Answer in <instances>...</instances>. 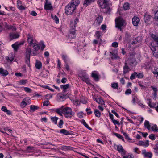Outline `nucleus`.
Returning <instances> with one entry per match:
<instances>
[{
    "label": "nucleus",
    "instance_id": "f257e3e1",
    "mask_svg": "<svg viewBox=\"0 0 158 158\" xmlns=\"http://www.w3.org/2000/svg\"><path fill=\"white\" fill-rule=\"evenodd\" d=\"M80 3L79 0H72L65 7V12L68 15H72L76 9V7Z\"/></svg>",
    "mask_w": 158,
    "mask_h": 158
},
{
    "label": "nucleus",
    "instance_id": "f03ea898",
    "mask_svg": "<svg viewBox=\"0 0 158 158\" xmlns=\"http://www.w3.org/2000/svg\"><path fill=\"white\" fill-rule=\"evenodd\" d=\"M109 0H98L100 6L102 9V11L106 13H110L111 10V5L109 2Z\"/></svg>",
    "mask_w": 158,
    "mask_h": 158
},
{
    "label": "nucleus",
    "instance_id": "7ed1b4c3",
    "mask_svg": "<svg viewBox=\"0 0 158 158\" xmlns=\"http://www.w3.org/2000/svg\"><path fill=\"white\" fill-rule=\"evenodd\" d=\"M62 111L63 114L66 118H71L75 114L74 112L69 107L64 108L62 109Z\"/></svg>",
    "mask_w": 158,
    "mask_h": 158
},
{
    "label": "nucleus",
    "instance_id": "20e7f679",
    "mask_svg": "<svg viewBox=\"0 0 158 158\" xmlns=\"http://www.w3.org/2000/svg\"><path fill=\"white\" fill-rule=\"evenodd\" d=\"M115 27L121 31V27L124 25V20L121 17L116 18L115 20Z\"/></svg>",
    "mask_w": 158,
    "mask_h": 158
},
{
    "label": "nucleus",
    "instance_id": "39448f33",
    "mask_svg": "<svg viewBox=\"0 0 158 158\" xmlns=\"http://www.w3.org/2000/svg\"><path fill=\"white\" fill-rule=\"evenodd\" d=\"M79 76L81 79L83 81L85 82L88 84H90V81L89 78L88 76L85 72L80 73Z\"/></svg>",
    "mask_w": 158,
    "mask_h": 158
},
{
    "label": "nucleus",
    "instance_id": "423d86ee",
    "mask_svg": "<svg viewBox=\"0 0 158 158\" xmlns=\"http://www.w3.org/2000/svg\"><path fill=\"white\" fill-rule=\"evenodd\" d=\"M125 63L126 64H128L130 67H133L136 66L137 64V62L135 58L131 57L126 60Z\"/></svg>",
    "mask_w": 158,
    "mask_h": 158
},
{
    "label": "nucleus",
    "instance_id": "0eeeda50",
    "mask_svg": "<svg viewBox=\"0 0 158 158\" xmlns=\"http://www.w3.org/2000/svg\"><path fill=\"white\" fill-rule=\"evenodd\" d=\"M76 27V26H75V25H74V27L73 26L72 27H71L70 31V33L69 35V37L70 38H74L76 37L75 35V34L76 33L75 32L76 31L75 29Z\"/></svg>",
    "mask_w": 158,
    "mask_h": 158
},
{
    "label": "nucleus",
    "instance_id": "6e6552de",
    "mask_svg": "<svg viewBox=\"0 0 158 158\" xmlns=\"http://www.w3.org/2000/svg\"><path fill=\"white\" fill-rule=\"evenodd\" d=\"M128 66L129 65L127 64H126V63H125L123 67V73L124 75H125L126 73H129L131 70V69Z\"/></svg>",
    "mask_w": 158,
    "mask_h": 158
},
{
    "label": "nucleus",
    "instance_id": "1a4fd4ad",
    "mask_svg": "<svg viewBox=\"0 0 158 158\" xmlns=\"http://www.w3.org/2000/svg\"><path fill=\"white\" fill-rule=\"evenodd\" d=\"M46 2L44 6V8L45 9L50 10L52 9V6L51 2L48 1V0H46Z\"/></svg>",
    "mask_w": 158,
    "mask_h": 158
},
{
    "label": "nucleus",
    "instance_id": "9d476101",
    "mask_svg": "<svg viewBox=\"0 0 158 158\" xmlns=\"http://www.w3.org/2000/svg\"><path fill=\"white\" fill-rule=\"evenodd\" d=\"M132 23L134 26H138L139 21V19L136 16L134 17L132 19Z\"/></svg>",
    "mask_w": 158,
    "mask_h": 158
},
{
    "label": "nucleus",
    "instance_id": "9b49d317",
    "mask_svg": "<svg viewBox=\"0 0 158 158\" xmlns=\"http://www.w3.org/2000/svg\"><path fill=\"white\" fill-rule=\"evenodd\" d=\"M49 73L48 70L44 69L40 74V75L43 77L46 78L48 76Z\"/></svg>",
    "mask_w": 158,
    "mask_h": 158
},
{
    "label": "nucleus",
    "instance_id": "f8f14e48",
    "mask_svg": "<svg viewBox=\"0 0 158 158\" xmlns=\"http://www.w3.org/2000/svg\"><path fill=\"white\" fill-rule=\"evenodd\" d=\"M137 145L147 147L149 145V141L148 140H146L145 141H140L139 142Z\"/></svg>",
    "mask_w": 158,
    "mask_h": 158
},
{
    "label": "nucleus",
    "instance_id": "ddd939ff",
    "mask_svg": "<svg viewBox=\"0 0 158 158\" xmlns=\"http://www.w3.org/2000/svg\"><path fill=\"white\" fill-rule=\"evenodd\" d=\"M23 44V43H15L12 45V47L15 51H17L19 46Z\"/></svg>",
    "mask_w": 158,
    "mask_h": 158
},
{
    "label": "nucleus",
    "instance_id": "4468645a",
    "mask_svg": "<svg viewBox=\"0 0 158 158\" xmlns=\"http://www.w3.org/2000/svg\"><path fill=\"white\" fill-rule=\"evenodd\" d=\"M17 4L18 8L21 10H23L26 8V7H24L22 6V2L19 0H17Z\"/></svg>",
    "mask_w": 158,
    "mask_h": 158
},
{
    "label": "nucleus",
    "instance_id": "2eb2a0df",
    "mask_svg": "<svg viewBox=\"0 0 158 158\" xmlns=\"http://www.w3.org/2000/svg\"><path fill=\"white\" fill-rule=\"evenodd\" d=\"M0 74L3 76H6L8 74V72L6 70L0 68Z\"/></svg>",
    "mask_w": 158,
    "mask_h": 158
},
{
    "label": "nucleus",
    "instance_id": "dca6fc26",
    "mask_svg": "<svg viewBox=\"0 0 158 158\" xmlns=\"http://www.w3.org/2000/svg\"><path fill=\"white\" fill-rule=\"evenodd\" d=\"M142 153L143 154L145 157H148L151 158L152 157V153L150 152H147L145 150H143L142 151Z\"/></svg>",
    "mask_w": 158,
    "mask_h": 158
},
{
    "label": "nucleus",
    "instance_id": "f3484780",
    "mask_svg": "<svg viewBox=\"0 0 158 158\" xmlns=\"http://www.w3.org/2000/svg\"><path fill=\"white\" fill-rule=\"evenodd\" d=\"M94 100L96 101V102L99 104L101 105H103L104 104V102L101 98H94Z\"/></svg>",
    "mask_w": 158,
    "mask_h": 158
},
{
    "label": "nucleus",
    "instance_id": "a211bd4d",
    "mask_svg": "<svg viewBox=\"0 0 158 158\" xmlns=\"http://www.w3.org/2000/svg\"><path fill=\"white\" fill-rule=\"evenodd\" d=\"M27 40L30 45L32 44L33 43V38L32 35L30 34H28L27 35Z\"/></svg>",
    "mask_w": 158,
    "mask_h": 158
},
{
    "label": "nucleus",
    "instance_id": "6ab92c4d",
    "mask_svg": "<svg viewBox=\"0 0 158 158\" xmlns=\"http://www.w3.org/2000/svg\"><path fill=\"white\" fill-rule=\"evenodd\" d=\"M95 0H85L84 2L83 5L85 7L91 3L94 2Z\"/></svg>",
    "mask_w": 158,
    "mask_h": 158
},
{
    "label": "nucleus",
    "instance_id": "aec40b11",
    "mask_svg": "<svg viewBox=\"0 0 158 158\" xmlns=\"http://www.w3.org/2000/svg\"><path fill=\"white\" fill-rule=\"evenodd\" d=\"M103 20V17L101 16L98 17L96 19V23L98 25H100Z\"/></svg>",
    "mask_w": 158,
    "mask_h": 158
},
{
    "label": "nucleus",
    "instance_id": "412c9836",
    "mask_svg": "<svg viewBox=\"0 0 158 158\" xmlns=\"http://www.w3.org/2000/svg\"><path fill=\"white\" fill-rule=\"evenodd\" d=\"M69 85L67 84L65 85H61L60 86L61 88L63 89V93H64L66 91V90L69 87Z\"/></svg>",
    "mask_w": 158,
    "mask_h": 158
},
{
    "label": "nucleus",
    "instance_id": "4be33fe9",
    "mask_svg": "<svg viewBox=\"0 0 158 158\" xmlns=\"http://www.w3.org/2000/svg\"><path fill=\"white\" fill-rule=\"evenodd\" d=\"M141 41V38L140 37H138L136 38H135L134 40L132 41V44H137L138 43H139Z\"/></svg>",
    "mask_w": 158,
    "mask_h": 158
},
{
    "label": "nucleus",
    "instance_id": "5701e85b",
    "mask_svg": "<svg viewBox=\"0 0 158 158\" xmlns=\"http://www.w3.org/2000/svg\"><path fill=\"white\" fill-rule=\"evenodd\" d=\"M151 37L153 39L154 41L156 43L158 46V36L157 35L154 34L151 35Z\"/></svg>",
    "mask_w": 158,
    "mask_h": 158
},
{
    "label": "nucleus",
    "instance_id": "b1692460",
    "mask_svg": "<svg viewBox=\"0 0 158 158\" xmlns=\"http://www.w3.org/2000/svg\"><path fill=\"white\" fill-rule=\"evenodd\" d=\"M35 66L38 69H40L42 67V64L41 62L36 61L35 64Z\"/></svg>",
    "mask_w": 158,
    "mask_h": 158
},
{
    "label": "nucleus",
    "instance_id": "393cba45",
    "mask_svg": "<svg viewBox=\"0 0 158 158\" xmlns=\"http://www.w3.org/2000/svg\"><path fill=\"white\" fill-rule=\"evenodd\" d=\"M144 125V127L147 128L148 130H151V126L148 121L147 120L145 121Z\"/></svg>",
    "mask_w": 158,
    "mask_h": 158
},
{
    "label": "nucleus",
    "instance_id": "a878e982",
    "mask_svg": "<svg viewBox=\"0 0 158 158\" xmlns=\"http://www.w3.org/2000/svg\"><path fill=\"white\" fill-rule=\"evenodd\" d=\"M151 16L148 15L146 14L144 15V20L146 23L149 22L151 19Z\"/></svg>",
    "mask_w": 158,
    "mask_h": 158
},
{
    "label": "nucleus",
    "instance_id": "bb28decb",
    "mask_svg": "<svg viewBox=\"0 0 158 158\" xmlns=\"http://www.w3.org/2000/svg\"><path fill=\"white\" fill-rule=\"evenodd\" d=\"M110 54L111 55V56H110L111 59H118L119 58V56L117 54L114 53L113 52H110Z\"/></svg>",
    "mask_w": 158,
    "mask_h": 158
},
{
    "label": "nucleus",
    "instance_id": "cd10ccee",
    "mask_svg": "<svg viewBox=\"0 0 158 158\" xmlns=\"http://www.w3.org/2000/svg\"><path fill=\"white\" fill-rule=\"evenodd\" d=\"M52 18L55 21L56 23L57 24L59 23V19L58 17L56 15L54 16L52 14L51 15Z\"/></svg>",
    "mask_w": 158,
    "mask_h": 158
},
{
    "label": "nucleus",
    "instance_id": "c85d7f7f",
    "mask_svg": "<svg viewBox=\"0 0 158 158\" xmlns=\"http://www.w3.org/2000/svg\"><path fill=\"white\" fill-rule=\"evenodd\" d=\"M60 133L65 135L70 134L69 132V131H68L67 130L64 129L60 130Z\"/></svg>",
    "mask_w": 158,
    "mask_h": 158
},
{
    "label": "nucleus",
    "instance_id": "c756f323",
    "mask_svg": "<svg viewBox=\"0 0 158 158\" xmlns=\"http://www.w3.org/2000/svg\"><path fill=\"white\" fill-rule=\"evenodd\" d=\"M10 36L11 38L16 39L19 37V35L17 33H11L10 34Z\"/></svg>",
    "mask_w": 158,
    "mask_h": 158
},
{
    "label": "nucleus",
    "instance_id": "7c9ffc66",
    "mask_svg": "<svg viewBox=\"0 0 158 158\" xmlns=\"http://www.w3.org/2000/svg\"><path fill=\"white\" fill-rule=\"evenodd\" d=\"M111 87L114 89H117L118 88V83H113L111 84Z\"/></svg>",
    "mask_w": 158,
    "mask_h": 158
},
{
    "label": "nucleus",
    "instance_id": "2f4dec72",
    "mask_svg": "<svg viewBox=\"0 0 158 158\" xmlns=\"http://www.w3.org/2000/svg\"><path fill=\"white\" fill-rule=\"evenodd\" d=\"M150 48L153 52H154L156 51V46H154L153 42H152L151 43V44L150 45Z\"/></svg>",
    "mask_w": 158,
    "mask_h": 158
},
{
    "label": "nucleus",
    "instance_id": "473e14b6",
    "mask_svg": "<svg viewBox=\"0 0 158 158\" xmlns=\"http://www.w3.org/2000/svg\"><path fill=\"white\" fill-rule=\"evenodd\" d=\"M92 77L94 79V80L97 81H98L99 79V77L98 75L93 72L92 73Z\"/></svg>",
    "mask_w": 158,
    "mask_h": 158
},
{
    "label": "nucleus",
    "instance_id": "72a5a7b5",
    "mask_svg": "<svg viewBox=\"0 0 158 158\" xmlns=\"http://www.w3.org/2000/svg\"><path fill=\"white\" fill-rule=\"evenodd\" d=\"M26 56L29 55V56H30V55H31V48L28 47L26 49Z\"/></svg>",
    "mask_w": 158,
    "mask_h": 158
},
{
    "label": "nucleus",
    "instance_id": "f704fd0d",
    "mask_svg": "<svg viewBox=\"0 0 158 158\" xmlns=\"http://www.w3.org/2000/svg\"><path fill=\"white\" fill-rule=\"evenodd\" d=\"M135 73L136 74V76L139 78H142L143 77V73H138L135 72Z\"/></svg>",
    "mask_w": 158,
    "mask_h": 158
},
{
    "label": "nucleus",
    "instance_id": "c9c22d12",
    "mask_svg": "<svg viewBox=\"0 0 158 158\" xmlns=\"http://www.w3.org/2000/svg\"><path fill=\"white\" fill-rule=\"evenodd\" d=\"M30 109L33 111H34L38 109L39 107L37 106L33 105H31L30 106Z\"/></svg>",
    "mask_w": 158,
    "mask_h": 158
},
{
    "label": "nucleus",
    "instance_id": "e433bc0d",
    "mask_svg": "<svg viewBox=\"0 0 158 158\" xmlns=\"http://www.w3.org/2000/svg\"><path fill=\"white\" fill-rule=\"evenodd\" d=\"M56 112L61 116H62V114H63L62 109L61 108L56 109Z\"/></svg>",
    "mask_w": 158,
    "mask_h": 158
},
{
    "label": "nucleus",
    "instance_id": "4c0bfd02",
    "mask_svg": "<svg viewBox=\"0 0 158 158\" xmlns=\"http://www.w3.org/2000/svg\"><path fill=\"white\" fill-rule=\"evenodd\" d=\"M154 19L156 21V24L158 25V11L155 13Z\"/></svg>",
    "mask_w": 158,
    "mask_h": 158
},
{
    "label": "nucleus",
    "instance_id": "58836bf2",
    "mask_svg": "<svg viewBox=\"0 0 158 158\" xmlns=\"http://www.w3.org/2000/svg\"><path fill=\"white\" fill-rule=\"evenodd\" d=\"M82 123L84 125V126L87 128L88 129L91 130H92V129L89 126L87 125V124L86 123L85 121L84 120H83L82 121Z\"/></svg>",
    "mask_w": 158,
    "mask_h": 158
},
{
    "label": "nucleus",
    "instance_id": "ea45409f",
    "mask_svg": "<svg viewBox=\"0 0 158 158\" xmlns=\"http://www.w3.org/2000/svg\"><path fill=\"white\" fill-rule=\"evenodd\" d=\"M94 113L96 116L98 117H100L101 113L98 110H95L94 111Z\"/></svg>",
    "mask_w": 158,
    "mask_h": 158
},
{
    "label": "nucleus",
    "instance_id": "a19ab883",
    "mask_svg": "<svg viewBox=\"0 0 158 158\" xmlns=\"http://www.w3.org/2000/svg\"><path fill=\"white\" fill-rule=\"evenodd\" d=\"M26 62L28 65L29 66L30 64V56H29V55L26 56Z\"/></svg>",
    "mask_w": 158,
    "mask_h": 158
},
{
    "label": "nucleus",
    "instance_id": "79ce46f5",
    "mask_svg": "<svg viewBox=\"0 0 158 158\" xmlns=\"http://www.w3.org/2000/svg\"><path fill=\"white\" fill-rule=\"evenodd\" d=\"M27 105L26 102V99H23L21 102L20 104V106L22 108H24Z\"/></svg>",
    "mask_w": 158,
    "mask_h": 158
},
{
    "label": "nucleus",
    "instance_id": "37998d69",
    "mask_svg": "<svg viewBox=\"0 0 158 158\" xmlns=\"http://www.w3.org/2000/svg\"><path fill=\"white\" fill-rule=\"evenodd\" d=\"M33 48L35 51H37L40 49V47L36 44H34Z\"/></svg>",
    "mask_w": 158,
    "mask_h": 158
},
{
    "label": "nucleus",
    "instance_id": "c03bdc74",
    "mask_svg": "<svg viewBox=\"0 0 158 158\" xmlns=\"http://www.w3.org/2000/svg\"><path fill=\"white\" fill-rule=\"evenodd\" d=\"M152 131L154 132L158 131V128L156 125H154L151 128Z\"/></svg>",
    "mask_w": 158,
    "mask_h": 158
},
{
    "label": "nucleus",
    "instance_id": "a18cd8bd",
    "mask_svg": "<svg viewBox=\"0 0 158 158\" xmlns=\"http://www.w3.org/2000/svg\"><path fill=\"white\" fill-rule=\"evenodd\" d=\"M58 118L55 117H52L51 118V120L55 124H57V121L58 119Z\"/></svg>",
    "mask_w": 158,
    "mask_h": 158
},
{
    "label": "nucleus",
    "instance_id": "49530a36",
    "mask_svg": "<svg viewBox=\"0 0 158 158\" xmlns=\"http://www.w3.org/2000/svg\"><path fill=\"white\" fill-rule=\"evenodd\" d=\"M27 82V80H21L19 82L20 85H25Z\"/></svg>",
    "mask_w": 158,
    "mask_h": 158
},
{
    "label": "nucleus",
    "instance_id": "de8ad7c7",
    "mask_svg": "<svg viewBox=\"0 0 158 158\" xmlns=\"http://www.w3.org/2000/svg\"><path fill=\"white\" fill-rule=\"evenodd\" d=\"M129 7V4L128 3H125L123 5L124 9L126 10H128Z\"/></svg>",
    "mask_w": 158,
    "mask_h": 158
},
{
    "label": "nucleus",
    "instance_id": "09e8293b",
    "mask_svg": "<svg viewBox=\"0 0 158 158\" xmlns=\"http://www.w3.org/2000/svg\"><path fill=\"white\" fill-rule=\"evenodd\" d=\"M117 150L119 152H123L124 149L123 148L122 146L121 145H119L117 147Z\"/></svg>",
    "mask_w": 158,
    "mask_h": 158
},
{
    "label": "nucleus",
    "instance_id": "8fccbe9b",
    "mask_svg": "<svg viewBox=\"0 0 158 158\" xmlns=\"http://www.w3.org/2000/svg\"><path fill=\"white\" fill-rule=\"evenodd\" d=\"M33 147L28 146L27 148V151H28L29 152H33L32 151L33 150Z\"/></svg>",
    "mask_w": 158,
    "mask_h": 158
},
{
    "label": "nucleus",
    "instance_id": "3c124183",
    "mask_svg": "<svg viewBox=\"0 0 158 158\" xmlns=\"http://www.w3.org/2000/svg\"><path fill=\"white\" fill-rule=\"evenodd\" d=\"M63 121L62 120H60L59 123L58 124V127L60 128H61L62 127V126L63 124Z\"/></svg>",
    "mask_w": 158,
    "mask_h": 158
},
{
    "label": "nucleus",
    "instance_id": "603ef678",
    "mask_svg": "<svg viewBox=\"0 0 158 158\" xmlns=\"http://www.w3.org/2000/svg\"><path fill=\"white\" fill-rule=\"evenodd\" d=\"M101 32L99 31H98L96 32L95 35L98 39H99L100 38L101 36Z\"/></svg>",
    "mask_w": 158,
    "mask_h": 158
},
{
    "label": "nucleus",
    "instance_id": "864d4df0",
    "mask_svg": "<svg viewBox=\"0 0 158 158\" xmlns=\"http://www.w3.org/2000/svg\"><path fill=\"white\" fill-rule=\"evenodd\" d=\"M138 100V98L135 96L133 95L132 96V102L134 104H135L136 102V100Z\"/></svg>",
    "mask_w": 158,
    "mask_h": 158
},
{
    "label": "nucleus",
    "instance_id": "5fc2aeb1",
    "mask_svg": "<svg viewBox=\"0 0 158 158\" xmlns=\"http://www.w3.org/2000/svg\"><path fill=\"white\" fill-rule=\"evenodd\" d=\"M63 95H62L60 94H59L57 95V96L58 97H60L61 99H63V98H65V97L66 96V94H64V93H63Z\"/></svg>",
    "mask_w": 158,
    "mask_h": 158
},
{
    "label": "nucleus",
    "instance_id": "6e6d98bb",
    "mask_svg": "<svg viewBox=\"0 0 158 158\" xmlns=\"http://www.w3.org/2000/svg\"><path fill=\"white\" fill-rule=\"evenodd\" d=\"M123 134L124 135V136L125 137V138L127 139H128V140H131V139H130L129 136L128 135H127L126 133L124 132H123Z\"/></svg>",
    "mask_w": 158,
    "mask_h": 158
},
{
    "label": "nucleus",
    "instance_id": "4d7b16f0",
    "mask_svg": "<svg viewBox=\"0 0 158 158\" xmlns=\"http://www.w3.org/2000/svg\"><path fill=\"white\" fill-rule=\"evenodd\" d=\"M24 90L28 93H31V89L28 87H24Z\"/></svg>",
    "mask_w": 158,
    "mask_h": 158
},
{
    "label": "nucleus",
    "instance_id": "13d9d810",
    "mask_svg": "<svg viewBox=\"0 0 158 158\" xmlns=\"http://www.w3.org/2000/svg\"><path fill=\"white\" fill-rule=\"evenodd\" d=\"M45 97L46 99H48L52 97V95L51 94H48L45 95Z\"/></svg>",
    "mask_w": 158,
    "mask_h": 158
},
{
    "label": "nucleus",
    "instance_id": "bf43d9fd",
    "mask_svg": "<svg viewBox=\"0 0 158 158\" xmlns=\"http://www.w3.org/2000/svg\"><path fill=\"white\" fill-rule=\"evenodd\" d=\"M112 46L113 47L116 48L118 46V44L117 42H114L112 44Z\"/></svg>",
    "mask_w": 158,
    "mask_h": 158
},
{
    "label": "nucleus",
    "instance_id": "052dcab7",
    "mask_svg": "<svg viewBox=\"0 0 158 158\" xmlns=\"http://www.w3.org/2000/svg\"><path fill=\"white\" fill-rule=\"evenodd\" d=\"M151 87L152 89L154 92H157L158 91V89L156 87L151 86Z\"/></svg>",
    "mask_w": 158,
    "mask_h": 158
},
{
    "label": "nucleus",
    "instance_id": "680f3d73",
    "mask_svg": "<svg viewBox=\"0 0 158 158\" xmlns=\"http://www.w3.org/2000/svg\"><path fill=\"white\" fill-rule=\"evenodd\" d=\"M131 90L130 89H127L125 91V94H131Z\"/></svg>",
    "mask_w": 158,
    "mask_h": 158
},
{
    "label": "nucleus",
    "instance_id": "e2e57ef3",
    "mask_svg": "<svg viewBox=\"0 0 158 158\" xmlns=\"http://www.w3.org/2000/svg\"><path fill=\"white\" fill-rule=\"evenodd\" d=\"M135 76H136V74L134 72V73H132L130 77V79L131 80L134 79L135 78Z\"/></svg>",
    "mask_w": 158,
    "mask_h": 158
},
{
    "label": "nucleus",
    "instance_id": "0e129e2a",
    "mask_svg": "<svg viewBox=\"0 0 158 158\" xmlns=\"http://www.w3.org/2000/svg\"><path fill=\"white\" fill-rule=\"evenodd\" d=\"M67 56L66 55H63L62 56V58L65 63H67Z\"/></svg>",
    "mask_w": 158,
    "mask_h": 158
},
{
    "label": "nucleus",
    "instance_id": "69168bd1",
    "mask_svg": "<svg viewBox=\"0 0 158 158\" xmlns=\"http://www.w3.org/2000/svg\"><path fill=\"white\" fill-rule=\"evenodd\" d=\"M111 112L114 114L117 117L119 118V116L118 114L116 113L115 111L114 110H111Z\"/></svg>",
    "mask_w": 158,
    "mask_h": 158
},
{
    "label": "nucleus",
    "instance_id": "338daca9",
    "mask_svg": "<svg viewBox=\"0 0 158 158\" xmlns=\"http://www.w3.org/2000/svg\"><path fill=\"white\" fill-rule=\"evenodd\" d=\"M41 43L40 44V45L42 50H43L45 47V45L43 42H41Z\"/></svg>",
    "mask_w": 158,
    "mask_h": 158
},
{
    "label": "nucleus",
    "instance_id": "774afa93",
    "mask_svg": "<svg viewBox=\"0 0 158 158\" xmlns=\"http://www.w3.org/2000/svg\"><path fill=\"white\" fill-rule=\"evenodd\" d=\"M149 138L152 140H154L155 139V137L154 135H149Z\"/></svg>",
    "mask_w": 158,
    "mask_h": 158
}]
</instances>
